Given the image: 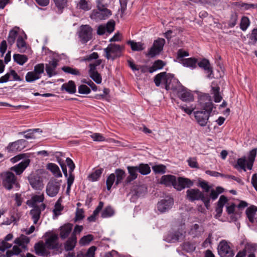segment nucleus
Segmentation results:
<instances>
[{"instance_id": "nucleus-32", "label": "nucleus", "mask_w": 257, "mask_h": 257, "mask_svg": "<svg viewBox=\"0 0 257 257\" xmlns=\"http://www.w3.org/2000/svg\"><path fill=\"white\" fill-rule=\"evenodd\" d=\"M257 211V207L254 205H251L246 210V214L249 221L253 223L254 221V215Z\"/></svg>"}, {"instance_id": "nucleus-29", "label": "nucleus", "mask_w": 257, "mask_h": 257, "mask_svg": "<svg viewBox=\"0 0 257 257\" xmlns=\"http://www.w3.org/2000/svg\"><path fill=\"white\" fill-rule=\"evenodd\" d=\"M30 242V238L26 235L23 234L21 235L19 237L17 238L14 242L16 244H18L22 248L26 249L27 248V245Z\"/></svg>"}, {"instance_id": "nucleus-22", "label": "nucleus", "mask_w": 257, "mask_h": 257, "mask_svg": "<svg viewBox=\"0 0 257 257\" xmlns=\"http://www.w3.org/2000/svg\"><path fill=\"white\" fill-rule=\"evenodd\" d=\"M77 242L76 235L74 234H71V235L64 242L63 245L66 251H71L75 248Z\"/></svg>"}, {"instance_id": "nucleus-54", "label": "nucleus", "mask_w": 257, "mask_h": 257, "mask_svg": "<svg viewBox=\"0 0 257 257\" xmlns=\"http://www.w3.org/2000/svg\"><path fill=\"white\" fill-rule=\"evenodd\" d=\"M44 64L43 63H39L34 66V72H35L38 76H41V74L44 73Z\"/></svg>"}, {"instance_id": "nucleus-33", "label": "nucleus", "mask_w": 257, "mask_h": 257, "mask_svg": "<svg viewBox=\"0 0 257 257\" xmlns=\"http://www.w3.org/2000/svg\"><path fill=\"white\" fill-rule=\"evenodd\" d=\"M130 45L132 51H140L145 49L144 44L142 42H136L134 41L129 40L126 42Z\"/></svg>"}, {"instance_id": "nucleus-12", "label": "nucleus", "mask_w": 257, "mask_h": 257, "mask_svg": "<svg viewBox=\"0 0 257 257\" xmlns=\"http://www.w3.org/2000/svg\"><path fill=\"white\" fill-rule=\"evenodd\" d=\"M194 184L193 182L190 179L183 177H179L176 179L174 188L177 191H180L185 188H190Z\"/></svg>"}, {"instance_id": "nucleus-16", "label": "nucleus", "mask_w": 257, "mask_h": 257, "mask_svg": "<svg viewBox=\"0 0 257 257\" xmlns=\"http://www.w3.org/2000/svg\"><path fill=\"white\" fill-rule=\"evenodd\" d=\"M173 203V199L171 197L162 199L157 204L158 210L162 213L167 211L172 207Z\"/></svg>"}, {"instance_id": "nucleus-19", "label": "nucleus", "mask_w": 257, "mask_h": 257, "mask_svg": "<svg viewBox=\"0 0 257 257\" xmlns=\"http://www.w3.org/2000/svg\"><path fill=\"white\" fill-rule=\"evenodd\" d=\"M127 169L129 175L123 182L124 185H127L130 184L133 181L136 179L138 176V172H139V171L137 166H128L127 167Z\"/></svg>"}, {"instance_id": "nucleus-34", "label": "nucleus", "mask_w": 257, "mask_h": 257, "mask_svg": "<svg viewBox=\"0 0 257 257\" xmlns=\"http://www.w3.org/2000/svg\"><path fill=\"white\" fill-rule=\"evenodd\" d=\"M90 77L97 84H100L102 82V78L100 74L97 70H94V68L89 70Z\"/></svg>"}, {"instance_id": "nucleus-59", "label": "nucleus", "mask_w": 257, "mask_h": 257, "mask_svg": "<svg viewBox=\"0 0 257 257\" xmlns=\"http://www.w3.org/2000/svg\"><path fill=\"white\" fill-rule=\"evenodd\" d=\"M235 205L234 203H232L230 206L226 207V211L228 214H232L231 216V220L232 221H236L237 218L234 217V211L235 209Z\"/></svg>"}, {"instance_id": "nucleus-51", "label": "nucleus", "mask_w": 257, "mask_h": 257, "mask_svg": "<svg viewBox=\"0 0 257 257\" xmlns=\"http://www.w3.org/2000/svg\"><path fill=\"white\" fill-rule=\"evenodd\" d=\"M21 249L17 245H14L12 250H8L6 252V257H11L13 255H18L21 252Z\"/></svg>"}, {"instance_id": "nucleus-30", "label": "nucleus", "mask_w": 257, "mask_h": 257, "mask_svg": "<svg viewBox=\"0 0 257 257\" xmlns=\"http://www.w3.org/2000/svg\"><path fill=\"white\" fill-rule=\"evenodd\" d=\"M34 249L37 255L45 256L46 255V249L42 242L36 243L34 245Z\"/></svg>"}, {"instance_id": "nucleus-24", "label": "nucleus", "mask_w": 257, "mask_h": 257, "mask_svg": "<svg viewBox=\"0 0 257 257\" xmlns=\"http://www.w3.org/2000/svg\"><path fill=\"white\" fill-rule=\"evenodd\" d=\"M58 240V235L54 234L46 239V244L47 247L50 249L58 250L60 245Z\"/></svg>"}, {"instance_id": "nucleus-14", "label": "nucleus", "mask_w": 257, "mask_h": 257, "mask_svg": "<svg viewBox=\"0 0 257 257\" xmlns=\"http://www.w3.org/2000/svg\"><path fill=\"white\" fill-rule=\"evenodd\" d=\"M26 141L23 139L17 140L11 143L6 148L9 153H14L21 151L24 147Z\"/></svg>"}, {"instance_id": "nucleus-64", "label": "nucleus", "mask_w": 257, "mask_h": 257, "mask_svg": "<svg viewBox=\"0 0 257 257\" xmlns=\"http://www.w3.org/2000/svg\"><path fill=\"white\" fill-rule=\"evenodd\" d=\"M96 247L94 246H91L87 250L86 255L87 257H94L95 251L96 250Z\"/></svg>"}, {"instance_id": "nucleus-42", "label": "nucleus", "mask_w": 257, "mask_h": 257, "mask_svg": "<svg viewBox=\"0 0 257 257\" xmlns=\"http://www.w3.org/2000/svg\"><path fill=\"white\" fill-rule=\"evenodd\" d=\"M103 169L100 168L96 170L94 172L88 176V178L92 181H97L101 176Z\"/></svg>"}, {"instance_id": "nucleus-62", "label": "nucleus", "mask_w": 257, "mask_h": 257, "mask_svg": "<svg viewBox=\"0 0 257 257\" xmlns=\"http://www.w3.org/2000/svg\"><path fill=\"white\" fill-rule=\"evenodd\" d=\"M26 42L22 36H19L17 41V46L19 49H23L26 47Z\"/></svg>"}, {"instance_id": "nucleus-37", "label": "nucleus", "mask_w": 257, "mask_h": 257, "mask_svg": "<svg viewBox=\"0 0 257 257\" xmlns=\"http://www.w3.org/2000/svg\"><path fill=\"white\" fill-rule=\"evenodd\" d=\"M204 231L203 227L198 224H193L191 228L190 233L195 236L200 235Z\"/></svg>"}, {"instance_id": "nucleus-47", "label": "nucleus", "mask_w": 257, "mask_h": 257, "mask_svg": "<svg viewBox=\"0 0 257 257\" xmlns=\"http://www.w3.org/2000/svg\"><path fill=\"white\" fill-rule=\"evenodd\" d=\"M93 239V236L91 234H88L83 236L79 241V244L82 245L88 244Z\"/></svg>"}, {"instance_id": "nucleus-35", "label": "nucleus", "mask_w": 257, "mask_h": 257, "mask_svg": "<svg viewBox=\"0 0 257 257\" xmlns=\"http://www.w3.org/2000/svg\"><path fill=\"white\" fill-rule=\"evenodd\" d=\"M47 169L49 170L56 177H62L61 171L56 164L49 163L47 165Z\"/></svg>"}, {"instance_id": "nucleus-26", "label": "nucleus", "mask_w": 257, "mask_h": 257, "mask_svg": "<svg viewBox=\"0 0 257 257\" xmlns=\"http://www.w3.org/2000/svg\"><path fill=\"white\" fill-rule=\"evenodd\" d=\"M176 177L174 175H167L162 176L160 179V183L164 184L166 186H173L176 184Z\"/></svg>"}, {"instance_id": "nucleus-38", "label": "nucleus", "mask_w": 257, "mask_h": 257, "mask_svg": "<svg viewBox=\"0 0 257 257\" xmlns=\"http://www.w3.org/2000/svg\"><path fill=\"white\" fill-rule=\"evenodd\" d=\"M165 65V63L161 60L155 61L152 66L149 68V72L152 73L158 69H162Z\"/></svg>"}, {"instance_id": "nucleus-23", "label": "nucleus", "mask_w": 257, "mask_h": 257, "mask_svg": "<svg viewBox=\"0 0 257 257\" xmlns=\"http://www.w3.org/2000/svg\"><path fill=\"white\" fill-rule=\"evenodd\" d=\"M30 160L29 159H25L21 162L10 168L11 171H14L18 175H21L26 168L29 165Z\"/></svg>"}, {"instance_id": "nucleus-57", "label": "nucleus", "mask_w": 257, "mask_h": 257, "mask_svg": "<svg viewBox=\"0 0 257 257\" xmlns=\"http://www.w3.org/2000/svg\"><path fill=\"white\" fill-rule=\"evenodd\" d=\"M166 168V166L163 165H155L152 167L153 170L156 174L165 173Z\"/></svg>"}, {"instance_id": "nucleus-61", "label": "nucleus", "mask_w": 257, "mask_h": 257, "mask_svg": "<svg viewBox=\"0 0 257 257\" xmlns=\"http://www.w3.org/2000/svg\"><path fill=\"white\" fill-rule=\"evenodd\" d=\"M39 130V128L34 129V130H30L29 131H28L27 132H22V133H20V134H22V133L25 134V133H27L26 135H24V137L25 138H26V139H33V138H35L34 132H37Z\"/></svg>"}, {"instance_id": "nucleus-50", "label": "nucleus", "mask_w": 257, "mask_h": 257, "mask_svg": "<svg viewBox=\"0 0 257 257\" xmlns=\"http://www.w3.org/2000/svg\"><path fill=\"white\" fill-rule=\"evenodd\" d=\"M189 55V53L187 51H184L182 49L178 50L177 53V59L178 61L180 63L182 61V60H184V57L188 56Z\"/></svg>"}, {"instance_id": "nucleus-18", "label": "nucleus", "mask_w": 257, "mask_h": 257, "mask_svg": "<svg viewBox=\"0 0 257 257\" xmlns=\"http://www.w3.org/2000/svg\"><path fill=\"white\" fill-rule=\"evenodd\" d=\"M198 66L203 69L206 74L207 77L209 78H212L213 76V68L211 66L210 62L208 60L206 59H203L200 62L197 63Z\"/></svg>"}, {"instance_id": "nucleus-53", "label": "nucleus", "mask_w": 257, "mask_h": 257, "mask_svg": "<svg viewBox=\"0 0 257 257\" xmlns=\"http://www.w3.org/2000/svg\"><path fill=\"white\" fill-rule=\"evenodd\" d=\"M182 249L187 252H190L195 249V246L189 242H185L183 244Z\"/></svg>"}, {"instance_id": "nucleus-36", "label": "nucleus", "mask_w": 257, "mask_h": 257, "mask_svg": "<svg viewBox=\"0 0 257 257\" xmlns=\"http://www.w3.org/2000/svg\"><path fill=\"white\" fill-rule=\"evenodd\" d=\"M44 200V196L43 194L40 195H36L33 196L30 200L27 201V204L31 206H37L36 205L37 203L43 202Z\"/></svg>"}, {"instance_id": "nucleus-7", "label": "nucleus", "mask_w": 257, "mask_h": 257, "mask_svg": "<svg viewBox=\"0 0 257 257\" xmlns=\"http://www.w3.org/2000/svg\"><path fill=\"white\" fill-rule=\"evenodd\" d=\"M177 92V96L182 101L185 102H191L194 100L193 95L186 88L179 84L177 89L175 90Z\"/></svg>"}, {"instance_id": "nucleus-13", "label": "nucleus", "mask_w": 257, "mask_h": 257, "mask_svg": "<svg viewBox=\"0 0 257 257\" xmlns=\"http://www.w3.org/2000/svg\"><path fill=\"white\" fill-rule=\"evenodd\" d=\"M28 179L31 187L35 190H41L43 187L42 178L38 175L31 174Z\"/></svg>"}, {"instance_id": "nucleus-2", "label": "nucleus", "mask_w": 257, "mask_h": 257, "mask_svg": "<svg viewBox=\"0 0 257 257\" xmlns=\"http://www.w3.org/2000/svg\"><path fill=\"white\" fill-rule=\"evenodd\" d=\"M257 153V148L252 149L248 154L247 158L244 156L237 159L234 167L237 170L246 171L245 165L248 170H251Z\"/></svg>"}, {"instance_id": "nucleus-41", "label": "nucleus", "mask_w": 257, "mask_h": 257, "mask_svg": "<svg viewBox=\"0 0 257 257\" xmlns=\"http://www.w3.org/2000/svg\"><path fill=\"white\" fill-rule=\"evenodd\" d=\"M18 34V31L14 29H12L10 31L8 37V42L9 45H12L14 44Z\"/></svg>"}, {"instance_id": "nucleus-46", "label": "nucleus", "mask_w": 257, "mask_h": 257, "mask_svg": "<svg viewBox=\"0 0 257 257\" xmlns=\"http://www.w3.org/2000/svg\"><path fill=\"white\" fill-rule=\"evenodd\" d=\"M250 21L248 17L243 16L242 17L240 23V28L243 31H245L249 26Z\"/></svg>"}, {"instance_id": "nucleus-52", "label": "nucleus", "mask_w": 257, "mask_h": 257, "mask_svg": "<svg viewBox=\"0 0 257 257\" xmlns=\"http://www.w3.org/2000/svg\"><path fill=\"white\" fill-rule=\"evenodd\" d=\"M237 19H238V15H237V13H233L231 14V15L230 16V20H229L228 24V27L229 28L234 27L236 24Z\"/></svg>"}, {"instance_id": "nucleus-10", "label": "nucleus", "mask_w": 257, "mask_h": 257, "mask_svg": "<svg viewBox=\"0 0 257 257\" xmlns=\"http://www.w3.org/2000/svg\"><path fill=\"white\" fill-rule=\"evenodd\" d=\"M218 252L220 257H233L234 255L233 250L225 240L220 242L218 246Z\"/></svg>"}, {"instance_id": "nucleus-58", "label": "nucleus", "mask_w": 257, "mask_h": 257, "mask_svg": "<svg viewBox=\"0 0 257 257\" xmlns=\"http://www.w3.org/2000/svg\"><path fill=\"white\" fill-rule=\"evenodd\" d=\"M106 32L108 33H112L114 30L115 22L113 20H109L105 26Z\"/></svg>"}, {"instance_id": "nucleus-56", "label": "nucleus", "mask_w": 257, "mask_h": 257, "mask_svg": "<svg viewBox=\"0 0 257 257\" xmlns=\"http://www.w3.org/2000/svg\"><path fill=\"white\" fill-rule=\"evenodd\" d=\"M78 90V92L82 94H88L91 92L90 89L84 84H81L79 86Z\"/></svg>"}, {"instance_id": "nucleus-4", "label": "nucleus", "mask_w": 257, "mask_h": 257, "mask_svg": "<svg viewBox=\"0 0 257 257\" xmlns=\"http://www.w3.org/2000/svg\"><path fill=\"white\" fill-rule=\"evenodd\" d=\"M125 176L124 171L121 169H116L114 173L110 174L106 181V187L108 190H110L112 185L114 183V187L122 182Z\"/></svg>"}, {"instance_id": "nucleus-15", "label": "nucleus", "mask_w": 257, "mask_h": 257, "mask_svg": "<svg viewBox=\"0 0 257 257\" xmlns=\"http://www.w3.org/2000/svg\"><path fill=\"white\" fill-rule=\"evenodd\" d=\"M111 15L110 10L107 9L105 7L103 8H97V10L94 11L92 17L97 20H105Z\"/></svg>"}, {"instance_id": "nucleus-9", "label": "nucleus", "mask_w": 257, "mask_h": 257, "mask_svg": "<svg viewBox=\"0 0 257 257\" xmlns=\"http://www.w3.org/2000/svg\"><path fill=\"white\" fill-rule=\"evenodd\" d=\"M61 181L54 179L49 181L46 186V193L49 196L53 197L57 195L60 189Z\"/></svg>"}, {"instance_id": "nucleus-1", "label": "nucleus", "mask_w": 257, "mask_h": 257, "mask_svg": "<svg viewBox=\"0 0 257 257\" xmlns=\"http://www.w3.org/2000/svg\"><path fill=\"white\" fill-rule=\"evenodd\" d=\"M198 105L202 110L194 111V117L200 126H205L213 109V104L211 97L208 94L200 96L198 100Z\"/></svg>"}, {"instance_id": "nucleus-28", "label": "nucleus", "mask_w": 257, "mask_h": 257, "mask_svg": "<svg viewBox=\"0 0 257 257\" xmlns=\"http://www.w3.org/2000/svg\"><path fill=\"white\" fill-rule=\"evenodd\" d=\"M169 73H167L166 72H161L155 76L154 77V82L156 86H159L161 83L164 85L166 84V79L168 77V75Z\"/></svg>"}, {"instance_id": "nucleus-44", "label": "nucleus", "mask_w": 257, "mask_h": 257, "mask_svg": "<svg viewBox=\"0 0 257 257\" xmlns=\"http://www.w3.org/2000/svg\"><path fill=\"white\" fill-rule=\"evenodd\" d=\"M62 70L65 73L71 74L74 75L80 76V71L77 69L71 68L69 66H64Z\"/></svg>"}, {"instance_id": "nucleus-60", "label": "nucleus", "mask_w": 257, "mask_h": 257, "mask_svg": "<svg viewBox=\"0 0 257 257\" xmlns=\"http://www.w3.org/2000/svg\"><path fill=\"white\" fill-rule=\"evenodd\" d=\"M199 185L201 188L204 189L203 192H204L206 194H208L210 191V186H209L208 183L205 181H202L199 182Z\"/></svg>"}, {"instance_id": "nucleus-3", "label": "nucleus", "mask_w": 257, "mask_h": 257, "mask_svg": "<svg viewBox=\"0 0 257 257\" xmlns=\"http://www.w3.org/2000/svg\"><path fill=\"white\" fill-rule=\"evenodd\" d=\"M186 198L190 201L201 200L207 208L210 206V199L208 194L202 192L198 189H190L186 191Z\"/></svg>"}, {"instance_id": "nucleus-5", "label": "nucleus", "mask_w": 257, "mask_h": 257, "mask_svg": "<svg viewBox=\"0 0 257 257\" xmlns=\"http://www.w3.org/2000/svg\"><path fill=\"white\" fill-rule=\"evenodd\" d=\"M0 176L3 186L8 190H11L14 185L17 184V177L12 172H3L1 174Z\"/></svg>"}, {"instance_id": "nucleus-43", "label": "nucleus", "mask_w": 257, "mask_h": 257, "mask_svg": "<svg viewBox=\"0 0 257 257\" xmlns=\"http://www.w3.org/2000/svg\"><path fill=\"white\" fill-rule=\"evenodd\" d=\"M41 78L33 71L28 72L26 75V81L28 82H32Z\"/></svg>"}, {"instance_id": "nucleus-6", "label": "nucleus", "mask_w": 257, "mask_h": 257, "mask_svg": "<svg viewBox=\"0 0 257 257\" xmlns=\"http://www.w3.org/2000/svg\"><path fill=\"white\" fill-rule=\"evenodd\" d=\"M124 49L123 46H120L115 44H110L104 49L105 53V57L108 60H114L117 57L120 56L122 50Z\"/></svg>"}, {"instance_id": "nucleus-49", "label": "nucleus", "mask_w": 257, "mask_h": 257, "mask_svg": "<svg viewBox=\"0 0 257 257\" xmlns=\"http://www.w3.org/2000/svg\"><path fill=\"white\" fill-rule=\"evenodd\" d=\"M212 90L214 94V99L215 102H219L222 99L219 94L220 88L219 87H212Z\"/></svg>"}, {"instance_id": "nucleus-48", "label": "nucleus", "mask_w": 257, "mask_h": 257, "mask_svg": "<svg viewBox=\"0 0 257 257\" xmlns=\"http://www.w3.org/2000/svg\"><path fill=\"white\" fill-rule=\"evenodd\" d=\"M55 6L57 9L62 11L65 7L67 6V0H53Z\"/></svg>"}, {"instance_id": "nucleus-45", "label": "nucleus", "mask_w": 257, "mask_h": 257, "mask_svg": "<svg viewBox=\"0 0 257 257\" xmlns=\"http://www.w3.org/2000/svg\"><path fill=\"white\" fill-rule=\"evenodd\" d=\"M114 213L113 209L110 206L106 207L102 211L101 216L102 218L111 217Z\"/></svg>"}, {"instance_id": "nucleus-20", "label": "nucleus", "mask_w": 257, "mask_h": 257, "mask_svg": "<svg viewBox=\"0 0 257 257\" xmlns=\"http://www.w3.org/2000/svg\"><path fill=\"white\" fill-rule=\"evenodd\" d=\"M73 224L70 223L64 224L59 228V236L62 240L68 238L72 231Z\"/></svg>"}, {"instance_id": "nucleus-8", "label": "nucleus", "mask_w": 257, "mask_h": 257, "mask_svg": "<svg viewBox=\"0 0 257 257\" xmlns=\"http://www.w3.org/2000/svg\"><path fill=\"white\" fill-rule=\"evenodd\" d=\"M92 29L87 25H82L79 31V38L82 44H85L92 37Z\"/></svg>"}, {"instance_id": "nucleus-27", "label": "nucleus", "mask_w": 257, "mask_h": 257, "mask_svg": "<svg viewBox=\"0 0 257 257\" xmlns=\"http://www.w3.org/2000/svg\"><path fill=\"white\" fill-rule=\"evenodd\" d=\"M197 59L195 58H185L182 60L180 63L182 64L184 67L195 69L197 67Z\"/></svg>"}, {"instance_id": "nucleus-25", "label": "nucleus", "mask_w": 257, "mask_h": 257, "mask_svg": "<svg viewBox=\"0 0 257 257\" xmlns=\"http://www.w3.org/2000/svg\"><path fill=\"white\" fill-rule=\"evenodd\" d=\"M58 66V60L56 59H53L52 61H50L49 64H46V71L49 77L57 74L55 70Z\"/></svg>"}, {"instance_id": "nucleus-17", "label": "nucleus", "mask_w": 257, "mask_h": 257, "mask_svg": "<svg viewBox=\"0 0 257 257\" xmlns=\"http://www.w3.org/2000/svg\"><path fill=\"white\" fill-rule=\"evenodd\" d=\"M33 209L30 211V214L32 216L34 224H37L40 218L41 212L46 208L44 203L41 204L40 206H32Z\"/></svg>"}, {"instance_id": "nucleus-11", "label": "nucleus", "mask_w": 257, "mask_h": 257, "mask_svg": "<svg viewBox=\"0 0 257 257\" xmlns=\"http://www.w3.org/2000/svg\"><path fill=\"white\" fill-rule=\"evenodd\" d=\"M165 44V40L163 38H158L154 41L153 46L150 48L148 52V55L153 57L159 54L163 50Z\"/></svg>"}, {"instance_id": "nucleus-63", "label": "nucleus", "mask_w": 257, "mask_h": 257, "mask_svg": "<svg viewBox=\"0 0 257 257\" xmlns=\"http://www.w3.org/2000/svg\"><path fill=\"white\" fill-rule=\"evenodd\" d=\"M66 162L67 166L69 168V173H73L75 168V165L73 161L70 158H67L66 159Z\"/></svg>"}, {"instance_id": "nucleus-40", "label": "nucleus", "mask_w": 257, "mask_h": 257, "mask_svg": "<svg viewBox=\"0 0 257 257\" xmlns=\"http://www.w3.org/2000/svg\"><path fill=\"white\" fill-rule=\"evenodd\" d=\"M137 166L139 172L142 175H146L151 172V168L148 164L142 163Z\"/></svg>"}, {"instance_id": "nucleus-55", "label": "nucleus", "mask_w": 257, "mask_h": 257, "mask_svg": "<svg viewBox=\"0 0 257 257\" xmlns=\"http://www.w3.org/2000/svg\"><path fill=\"white\" fill-rule=\"evenodd\" d=\"M78 6L80 9L85 11H87L91 9V7L89 6L88 2L86 0H80Z\"/></svg>"}, {"instance_id": "nucleus-21", "label": "nucleus", "mask_w": 257, "mask_h": 257, "mask_svg": "<svg viewBox=\"0 0 257 257\" xmlns=\"http://www.w3.org/2000/svg\"><path fill=\"white\" fill-rule=\"evenodd\" d=\"M168 77L166 79V84L165 85V88L167 90H172L175 91L180 82L176 79L174 78L173 75L169 74L167 75Z\"/></svg>"}, {"instance_id": "nucleus-39", "label": "nucleus", "mask_w": 257, "mask_h": 257, "mask_svg": "<svg viewBox=\"0 0 257 257\" xmlns=\"http://www.w3.org/2000/svg\"><path fill=\"white\" fill-rule=\"evenodd\" d=\"M14 60L20 65H24L27 61L28 57L25 55L15 54L13 56Z\"/></svg>"}, {"instance_id": "nucleus-31", "label": "nucleus", "mask_w": 257, "mask_h": 257, "mask_svg": "<svg viewBox=\"0 0 257 257\" xmlns=\"http://www.w3.org/2000/svg\"><path fill=\"white\" fill-rule=\"evenodd\" d=\"M62 90H65L70 94L74 93L76 92V85L74 81L70 80L68 83L63 84L61 86Z\"/></svg>"}]
</instances>
